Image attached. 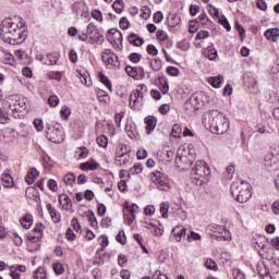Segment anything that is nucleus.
<instances>
[{"mask_svg":"<svg viewBox=\"0 0 279 279\" xmlns=\"http://www.w3.org/2000/svg\"><path fill=\"white\" fill-rule=\"evenodd\" d=\"M141 173H143V163L138 162V163H135L129 170V178H132V175H141Z\"/></svg>","mask_w":279,"mask_h":279,"instance_id":"nucleus-31","label":"nucleus"},{"mask_svg":"<svg viewBox=\"0 0 279 279\" xmlns=\"http://www.w3.org/2000/svg\"><path fill=\"white\" fill-rule=\"evenodd\" d=\"M207 234L215 241H231L232 235L225 226L211 223L206 228Z\"/></svg>","mask_w":279,"mask_h":279,"instance_id":"nucleus-5","label":"nucleus"},{"mask_svg":"<svg viewBox=\"0 0 279 279\" xmlns=\"http://www.w3.org/2000/svg\"><path fill=\"white\" fill-rule=\"evenodd\" d=\"M125 73L129 74L130 77H136V75H138V70L137 68L128 65L125 66Z\"/></svg>","mask_w":279,"mask_h":279,"instance_id":"nucleus-52","label":"nucleus"},{"mask_svg":"<svg viewBox=\"0 0 279 279\" xmlns=\"http://www.w3.org/2000/svg\"><path fill=\"white\" fill-rule=\"evenodd\" d=\"M171 135L174 138H180L182 136V126L180 124H174L172 126Z\"/></svg>","mask_w":279,"mask_h":279,"instance_id":"nucleus-40","label":"nucleus"},{"mask_svg":"<svg viewBox=\"0 0 279 279\" xmlns=\"http://www.w3.org/2000/svg\"><path fill=\"white\" fill-rule=\"evenodd\" d=\"M60 117H61V119L66 121V119H69V117H71V108H69L66 106L61 107Z\"/></svg>","mask_w":279,"mask_h":279,"instance_id":"nucleus-41","label":"nucleus"},{"mask_svg":"<svg viewBox=\"0 0 279 279\" xmlns=\"http://www.w3.org/2000/svg\"><path fill=\"white\" fill-rule=\"evenodd\" d=\"M112 8L117 14H121L123 12L124 3L123 0H117L113 4Z\"/></svg>","mask_w":279,"mask_h":279,"instance_id":"nucleus-44","label":"nucleus"},{"mask_svg":"<svg viewBox=\"0 0 279 279\" xmlns=\"http://www.w3.org/2000/svg\"><path fill=\"white\" fill-rule=\"evenodd\" d=\"M166 73H168V75H170L171 77H178V75H180V69L169 65L166 69Z\"/></svg>","mask_w":279,"mask_h":279,"instance_id":"nucleus-45","label":"nucleus"},{"mask_svg":"<svg viewBox=\"0 0 279 279\" xmlns=\"http://www.w3.org/2000/svg\"><path fill=\"white\" fill-rule=\"evenodd\" d=\"M72 12H74L76 16L88 19V4H86V1L84 0L76 1L72 4Z\"/></svg>","mask_w":279,"mask_h":279,"instance_id":"nucleus-13","label":"nucleus"},{"mask_svg":"<svg viewBox=\"0 0 279 279\" xmlns=\"http://www.w3.org/2000/svg\"><path fill=\"white\" fill-rule=\"evenodd\" d=\"M116 241H118V243H121V245H125V232L124 231H120L116 235Z\"/></svg>","mask_w":279,"mask_h":279,"instance_id":"nucleus-61","label":"nucleus"},{"mask_svg":"<svg viewBox=\"0 0 279 279\" xmlns=\"http://www.w3.org/2000/svg\"><path fill=\"white\" fill-rule=\"evenodd\" d=\"M205 125L211 134H226L230 129V120L219 110H210L205 118Z\"/></svg>","mask_w":279,"mask_h":279,"instance_id":"nucleus-2","label":"nucleus"},{"mask_svg":"<svg viewBox=\"0 0 279 279\" xmlns=\"http://www.w3.org/2000/svg\"><path fill=\"white\" fill-rule=\"evenodd\" d=\"M80 169L81 171H97V169H99V163L95 161V159H92L81 163Z\"/></svg>","mask_w":279,"mask_h":279,"instance_id":"nucleus-23","label":"nucleus"},{"mask_svg":"<svg viewBox=\"0 0 279 279\" xmlns=\"http://www.w3.org/2000/svg\"><path fill=\"white\" fill-rule=\"evenodd\" d=\"M33 123L37 132H43V130H45V124L43 123V119H35Z\"/></svg>","mask_w":279,"mask_h":279,"instance_id":"nucleus-51","label":"nucleus"},{"mask_svg":"<svg viewBox=\"0 0 279 279\" xmlns=\"http://www.w3.org/2000/svg\"><path fill=\"white\" fill-rule=\"evenodd\" d=\"M52 269L57 276H62V274H64V266L60 262L54 263Z\"/></svg>","mask_w":279,"mask_h":279,"instance_id":"nucleus-39","label":"nucleus"},{"mask_svg":"<svg viewBox=\"0 0 279 279\" xmlns=\"http://www.w3.org/2000/svg\"><path fill=\"white\" fill-rule=\"evenodd\" d=\"M219 23L220 25H222V27H225V29H227V32H230L232 29V27L230 26V22H228V17H226V15H221L219 17Z\"/></svg>","mask_w":279,"mask_h":279,"instance_id":"nucleus-47","label":"nucleus"},{"mask_svg":"<svg viewBox=\"0 0 279 279\" xmlns=\"http://www.w3.org/2000/svg\"><path fill=\"white\" fill-rule=\"evenodd\" d=\"M142 58H143V56H141V53H138V52H133L129 56L130 62H133L134 64H138V62H141Z\"/></svg>","mask_w":279,"mask_h":279,"instance_id":"nucleus-49","label":"nucleus"},{"mask_svg":"<svg viewBox=\"0 0 279 279\" xmlns=\"http://www.w3.org/2000/svg\"><path fill=\"white\" fill-rule=\"evenodd\" d=\"M76 153H78V158H87L88 157V149L86 147H80Z\"/></svg>","mask_w":279,"mask_h":279,"instance_id":"nucleus-62","label":"nucleus"},{"mask_svg":"<svg viewBox=\"0 0 279 279\" xmlns=\"http://www.w3.org/2000/svg\"><path fill=\"white\" fill-rule=\"evenodd\" d=\"M156 213V207L154 205H148L144 208V214L148 217H154Z\"/></svg>","mask_w":279,"mask_h":279,"instance_id":"nucleus-55","label":"nucleus"},{"mask_svg":"<svg viewBox=\"0 0 279 279\" xmlns=\"http://www.w3.org/2000/svg\"><path fill=\"white\" fill-rule=\"evenodd\" d=\"M98 78L99 82H101V84H104L110 90V93H112V82H110V78H108L104 72H98Z\"/></svg>","mask_w":279,"mask_h":279,"instance_id":"nucleus-30","label":"nucleus"},{"mask_svg":"<svg viewBox=\"0 0 279 279\" xmlns=\"http://www.w3.org/2000/svg\"><path fill=\"white\" fill-rule=\"evenodd\" d=\"M77 76L81 80V83L84 84V86H87V88H90L93 86V81L90 80V76L88 74H82V72H78Z\"/></svg>","mask_w":279,"mask_h":279,"instance_id":"nucleus-34","label":"nucleus"},{"mask_svg":"<svg viewBox=\"0 0 279 279\" xmlns=\"http://www.w3.org/2000/svg\"><path fill=\"white\" fill-rule=\"evenodd\" d=\"M264 37L266 38V40H268L269 43H278V38H279V28H268L265 31L264 33Z\"/></svg>","mask_w":279,"mask_h":279,"instance_id":"nucleus-20","label":"nucleus"},{"mask_svg":"<svg viewBox=\"0 0 279 279\" xmlns=\"http://www.w3.org/2000/svg\"><path fill=\"white\" fill-rule=\"evenodd\" d=\"M98 241H99V245L102 247L100 250L101 252H104L105 247H108V245H110V241L108 240V235L106 234L100 235Z\"/></svg>","mask_w":279,"mask_h":279,"instance_id":"nucleus-43","label":"nucleus"},{"mask_svg":"<svg viewBox=\"0 0 279 279\" xmlns=\"http://www.w3.org/2000/svg\"><path fill=\"white\" fill-rule=\"evenodd\" d=\"M58 199L63 210H66V211L72 210L73 202L71 201L69 195H66L65 193H62L59 195Z\"/></svg>","mask_w":279,"mask_h":279,"instance_id":"nucleus-18","label":"nucleus"},{"mask_svg":"<svg viewBox=\"0 0 279 279\" xmlns=\"http://www.w3.org/2000/svg\"><path fill=\"white\" fill-rule=\"evenodd\" d=\"M128 41L130 45H133V47H143L145 45V39H143L138 34L131 33L128 36Z\"/></svg>","mask_w":279,"mask_h":279,"instance_id":"nucleus-21","label":"nucleus"},{"mask_svg":"<svg viewBox=\"0 0 279 279\" xmlns=\"http://www.w3.org/2000/svg\"><path fill=\"white\" fill-rule=\"evenodd\" d=\"M96 143L99 147H108V137L106 135H100L97 137Z\"/></svg>","mask_w":279,"mask_h":279,"instance_id":"nucleus-48","label":"nucleus"},{"mask_svg":"<svg viewBox=\"0 0 279 279\" xmlns=\"http://www.w3.org/2000/svg\"><path fill=\"white\" fill-rule=\"evenodd\" d=\"M126 213H129L130 217H128ZM136 213H138V205L132 204L131 206L130 205L125 206L124 215L126 217L128 226H130L134 222V219H136Z\"/></svg>","mask_w":279,"mask_h":279,"instance_id":"nucleus-16","label":"nucleus"},{"mask_svg":"<svg viewBox=\"0 0 279 279\" xmlns=\"http://www.w3.org/2000/svg\"><path fill=\"white\" fill-rule=\"evenodd\" d=\"M159 84L162 95H167V93H169V82L167 78H165V76L159 77Z\"/></svg>","mask_w":279,"mask_h":279,"instance_id":"nucleus-37","label":"nucleus"},{"mask_svg":"<svg viewBox=\"0 0 279 279\" xmlns=\"http://www.w3.org/2000/svg\"><path fill=\"white\" fill-rule=\"evenodd\" d=\"M144 97L141 92H132L130 96V108L132 110H141L145 104Z\"/></svg>","mask_w":279,"mask_h":279,"instance_id":"nucleus-11","label":"nucleus"},{"mask_svg":"<svg viewBox=\"0 0 279 279\" xmlns=\"http://www.w3.org/2000/svg\"><path fill=\"white\" fill-rule=\"evenodd\" d=\"M149 178H150L151 184H154V186H156L158 191L167 192L171 190V180H169V177H167V174L158 170H154L149 174Z\"/></svg>","mask_w":279,"mask_h":279,"instance_id":"nucleus-6","label":"nucleus"},{"mask_svg":"<svg viewBox=\"0 0 279 279\" xmlns=\"http://www.w3.org/2000/svg\"><path fill=\"white\" fill-rule=\"evenodd\" d=\"M203 53L208 60H217L218 52L214 47H208Z\"/></svg>","mask_w":279,"mask_h":279,"instance_id":"nucleus-33","label":"nucleus"},{"mask_svg":"<svg viewBox=\"0 0 279 279\" xmlns=\"http://www.w3.org/2000/svg\"><path fill=\"white\" fill-rule=\"evenodd\" d=\"M107 40L118 51H121L123 49L121 46H119L123 45V34L117 28H111L107 32Z\"/></svg>","mask_w":279,"mask_h":279,"instance_id":"nucleus-8","label":"nucleus"},{"mask_svg":"<svg viewBox=\"0 0 279 279\" xmlns=\"http://www.w3.org/2000/svg\"><path fill=\"white\" fill-rule=\"evenodd\" d=\"M38 175H40V172L36 168H29V170L25 177V182L28 185H32V184H34V182L36 181V178H38Z\"/></svg>","mask_w":279,"mask_h":279,"instance_id":"nucleus-25","label":"nucleus"},{"mask_svg":"<svg viewBox=\"0 0 279 279\" xmlns=\"http://www.w3.org/2000/svg\"><path fill=\"white\" fill-rule=\"evenodd\" d=\"M124 117H125V112L116 113L114 121H116L117 128H121V121H123Z\"/></svg>","mask_w":279,"mask_h":279,"instance_id":"nucleus-59","label":"nucleus"},{"mask_svg":"<svg viewBox=\"0 0 279 279\" xmlns=\"http://www.w3.org/2000/svg\"><path fill=\"white\" fill-rule=\"evenodd\" d=\"M232 276L234 279H245V275L239 268L232 269Z\"/></svg>","mask_w":279,"mask_h":279,"instance_id":"nucleus-57","label":"nucleus"},{"mask_svg":"<svg viewBox=\"0 0 279 279\" xmlns=\"http://www.w3.org/2000/svg\"><path fill=\"white\" fill-rule=\"evenodd\" d=\"M204 97V94L202 93H196L193 94L190 99L185 102L186 108H189V106H191V108H193V110H199V108H202V106H204V100L202 99Z\"/></svg>","mask_w":279,"mask_h":279,"instance_id":"nucleus-14","label":"nucleus"},{"mask_svg":"<svg viewBox=\"0 0 279 279\" xmlns=\"http://www.w3.org/2000/svg\"><path fill=\"white\" fill-rule=\"evenodd\" d=\"M9 108L12 112H24V110H27V102H25V98H19L15 99V102H10Z\"/></svg>","mask_w":279,"mask_h":279,"instance_id":"nucleus-17","label":"nucleus"},{"mask_svg":"<svg viewBox=\"0 0 279 279\" xmlns=\"http://www.w3.org/2000/svg\"><path fill=\"white\" fill-rule=\"evenodd\" d=\"M101 60L106 66L110 71H119L121 69V61H119V56L114 53L111 49H106L101 53Z\"/></svg>","mask_w":279,"mask_h":279,"instance_id":"nucleus-7","label":"nucleus"},{"mask_svg":"<svg viewBox=\"0 0 279 279\" xmlns=\"http://www.w3.org/2000/svg\"><path fill=\"white\" fill-rule=\"evenodd\" d=\"M1 182L4 189H12V186H14V179L11 177L10 173H3L1 175Z\"/></svg>","mask_w":279,"mask_h":279,"instance_id":"nucleus-26","label":"nucleus"},{"mask_svg":"<svg viewBox=\"0 0 279 279\" xmlns=\"http://www.w3.org/2000/svg\"><path fill=\"white\" fill-rule=\"evenodd\" d=\"M20 223L22 228H25V230H29L32 228V223H34V217L32 214H26L21 220Z\"/></svg>","mask_w":279,"mask_h":279,"instance_id":"nucleus-28","label":"nucleus"},{"mask_svg":"<svg viewBox=\"0 0 279 279\" xmlns=\"http://www.w3.org/2000/svg\"><path fill=\"white\" fill-rule=\"evenodd\" d=\"M87 35L89 36L90 40H95L97 45L104 44V34L97 28L93 23L87 25Z\"/></svg>","mask_w":279,"mask_h":279,"instance_id":"nucleus-12","label":"nucleus"},{"mask_svg":"<svg viewBox=\"0 0 279 279\" xmlns=\"http://www.w3.org/2000/svg\"><path fill=\"white\" fill-rule=\"evenodd\" d=\"M265 166L272 171H278L279 169V156L271 153L267 154L264 158Z\"/></svg>","mask_w":279,"mask_h":279,"instance_id":"nucleus-15","label":"nucleus"},{"mask_svg":"<svg viewBox=\"0 0 279 279\" xmlns=\"http://www.w3.org/2000/svg\"><path fill=\"white\" fill-rule=\"evenodd\" d=\"M87 219L90 222V226L93 228H97V226H98L97 217H95V213L93 210L88 211Z\"/></svg>","mask_w":279,"mask_h":279,"instance_id":"nucleus-46","label":"nucleus"},{"mask_svg":"<svg viewBox=\"0 0 279 279\" xmlns=\"http://www.w3.org/2000/svg\"><path fill=\"white\" fill-rule=\"evenodd\" d=\"M210 167H208L206 161H196L191 170L192 184H195L196 186H204V184H208L210 180Z\"/></svg>","mask_w":279,"mask_h":279,"instance_id":"nucleus-3","label":"nucleus"},{"mask_svg":"<svg viewBox=\"0 0 279 279\" xmlns=\"http://www.w3.org/2000/svg\"><path fill=\"white\" fill-rule=\"evenodd\" d=\"M147 53L149 56H156L158 53V48H156V46L150 44L147 46Z\"/></svg>","mask_w":279,"mask_h":279,"instance_id":"nucleus-64","label":"nucleus"},{"mask_svg":"<svg viewBox=\"0 0 279 279\" xmlns=\"http://www.w3.org/2000/svg\"><path fill=\"white\" fill-rule=\"evenodd\" d=\"M0 38L8 45H23L27 40V26L21 17H7L0 26Z\"/></svg>","mask_w":279,"mask_h":279,"instance_id":"nucleus-1","label":"nucleus"},{"mask_svg":"<svg viewBox=\"0 0 279 279\" xmlns=\"http://www.w3.org/2000/svg\"><path fill=\"white\" fill-rule=\"evenodd\" d=\"M48 104L51 108H56L60 104V98H58L56 95H51L48 98Z\"/></svg>","mask_w":279,"mask_h":279,"instance_id":"nucleus-50","label":"nucleus"},{"mask_svg":"<svg viewBox=\"0 0 279 279\" xmlns=\"http://www.w3.org/2000/svg\"><path fill=\"white\" fill-rule=\"evenodd\" d=\"M150 68L153 71H160L162 69V61L160 58H155L154 60L150 61Z\"/></svg>","mask_w":279,"mask_h":279,"instance_id":"nucleus-38","label":"nucleus"},{"mask_svg":"<svg viewBox=\"0 0 279 279\" xmlns=\"http://www.w3.org/2000/svg\"><path fill=\"white\" fill-rule=\"evenodd\" d=\"M207 82L213 86V88H221V84H223V76H210L207 78Z\"/></svg>","mask_w":279,"mask_h":279,"instance_id":"nucleus-27","label":"nucleus"},{"mask_svg":"<svg viewBox=\"0 0 279 279\" xmlns=\"http://www.w3.org/2000/svg\"><path fill=\"white\" fill-rule=\"evenodd\" d=\"M144 123L146 124L147 134H151V132L156 130L158 119H156L154 116H148L144 119Z\"/></svg>","mask_w":279,"mask_h":279,"instance_id":"nucleus-22","label":"nucleus"},{"mask_svg":"<svg viewBox=\"0 0 279 279\" xmlns=\"http://www.w3.org/2000/svg\"><path fill=\"white\" fill-rule=\"evenodd\" d=\"M46 138H48L50 143H62V141H64V131L56 126H47Z\"/></svg>","mask_w":279,"mask_h":279,"instance_id":"nucleus-9","label":"nucleus"},{"mask_svg":"<svg viewBox=\"0 0 279 279\" xmlns=\"http://www.w3.org/2000/svg\"><path fill=\"white\" fill-rule=\"evenodd\" d=\"M153 278L155 279H169V277L166 274H162L160 270H155Z\"/></svg>","mask_w":279,"mask_h":279,"instance_id":"nucleus-63","label":"nucleus"},{"mask_svg":"<svg viewBox=\"0 0 279 279\" xmlns=\"http://www.w3.org/2000/svg\"><path fill=\"white\" fill-rule=\"evenodd\" d=\"M230 191L233 199L238 201L239 204H245L252 197V185L245 181H234Z\"/></svg>","mask_w":279,"mask_h":279,"instance_id":"nucleus-4","label":"nucleus"},{"mask_svg":"<svg viewBox=\"0 0 279 279\" xmlns=\"http://www.w3.org/2000/svg\"><path fill=\"white\" fill-rule=\"evenodd\" d=\"M171 234L175 239L177 243H180V241H182V236H186V229L184 226L178 225L171 230Z\"/></svg>","mask_w":279,"mask_h":279,"instance_id":"nucleus-19","label":"nucleus"},{"mask_svg":"<svg viewBox=\"0 0 279 279\" xmlns=\"http://www.w3.org/2000/svg\"><path fill=\"white\" fill-rule=\"evenodd\" d=\"M60 58V54L58 52H51L47 54V60L44 61V64H48L49 66L53 64H58V60Z\"/></svg>","mask_w":279,"mask_h":279,"instance_id":"nucleus-29","label":"nucleus"},{"mask_svg":"<svg viewBox=\"0 0 279 279\" xmlns=\"http://www.w3.org/2000/svg\"><path fill=\"white\" fill-rule=\"evenodd\" d=\"M3 62L5 64H13L14 62V56L10 52H3Z\"/></svg>","mask_w":279,"mask_h":279,"instance_id":"nucleus-53","label":"nucleus"},{"mask_svg":"<svg viewBox=\"0 0 279 279\" xmlns=\"http://www.w3.org/2000/svg\"><path fill=\"white\" fill-rule=\"evenodd\" d=\"M34 279H47V269L43 266H39L33 275Z\"/></svg>","mask_w":279,"mask_h":279,"instance_id":"nucleus-32","label":"nucleus"},{"mask_svg":"<svg viewBox=\"0 0 279 279\" xmlns=\"http://www.w3.org/2000/svg\"><path fill=\"white\" fill-rule=\"evenodd\" d=\"M159 210L162 219H169V202H162Z\"/></svg>","mask_w":279,"mask_h":279,"instance_id":"nucleus-35","label":"nucleus"},{"mask_svg":"<svg viewBox=\"0 0 279 279\" xmlns=\"http://www.w3.org/2000/svg\"><path fill=\"white\" fill-rule=\"evenodd\" d=\"M43 232H45V225L37 222L33 230L27 234V239L31 243H38L43 239Z\"/></svg>","mask_w":279,"mask_h":279,"instance_id":"nucleus-10","label":"nucleus"},{"mask_svg":"<svg viewBox=\"0 0 279 279\" xmlns=\"http://www.w3.org/2000/svg\"><path fill=\"white\" fill-rule=\"evenodd\" d=\"M119 159H116L118 165L120 167H123V165H128L130 162V155L128 153H122L121 155H118Z\"/></svg>","mask_w":279,"mask_h":279,"instance_id":"nucleus-36","label":"nucleus"},{"mask_svg":"<svg viewBox=\"0 0 279 279\" xmlns=\"http://www.w3.org/2000/svg\"><path fill=\"white\" fill-rule=\"evenodd\" d=\"M47 210L53 221V223H60V219L62 216L59 214L58 209L51 205V203L47 204Z\"/></svg>","mask_w":279,"mask_h":279,"instance_id":"nucleus-24","label":"nucleus"},{"mask_svg":"<svg viewBox=\"0 0 279 279\" xmlns=\"http://www.w3.org/2000/svg\"><path fill=\"white\" fill-rule=\"evenodd\" d=\"M205 267L207 269H211L213 271H217V263L210 258H208L206 262H205Z\"/></svg>","mask_w":279,"mask_h":279,"instance_id":"nucleus-54","label":"nucleus"},{"mask_svg":"<svg viewBox=\"0 0 279 279\" xmlns=\"http://www.w3.org/2000/svg\"><path fill=\"white\" fill-rule=\"evenodd\" d=\"M69 58H70V62H72V64H76L77 63V51H75V49H71L70 53H69Z\"/></svg>","mask_w":279,"mask_h":279,"instance_id":"nucleus-60","label":"nucleus"},{"mask_svg":"<svg viewBox=\"0 0 279 279\" xmlns=\"http://www.w3.org/2000/svg\"><path fill=\"white\" fill-rule=\"evenodd\" d=\"M71 226L73 230H75V232H82V225H80V221L77 220V218H73L71 220Z\"/></svg>","mask_w":279,"mask_h":279,"instance_id":"nucleus-56","label":"nucleus"},{"mask_svg":"<svg viewBox=\"0 0 279 279\" xmlns=\"http://www.w3.org/2000/svg\"><path fill=\"white\" fill-rule=\"evenodd\" d=\"M169 38V35L165 31H157V40H160L161 43H165Z\"/></svg>","mask_w":279,"mask_h":279,"instance_id":"nucleus-58","label":"nucleus"},{"mask_svg":"<svg viewBox=\"0 0 279 279\" xmlns=\"http://www.w3.org/2000/svg\"><path fill=\"white\" fill-rule=\"evenodd\" d=\"M75 180H76V177L74 173H68L63 178L64 183L68 184L69 186H73V184H75Z\"/></svg>","mask_w":279,"mask_h":279,"instance_id":"nucleus-42","label":"nucleus"}]
</instances>
